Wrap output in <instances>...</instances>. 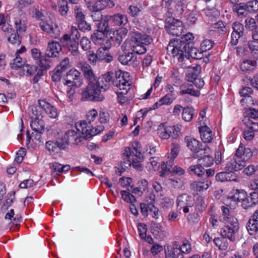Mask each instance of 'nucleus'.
<instances>
[{"label":"nucleus","instance_id":"f257e3e1","mask_svg":"<svg viewBox=\"0 0 258 258\" xmlns=\"http://www.w3.org/2000/svg\"><path fill=\"white\" fill-rule=\"evenodd\" d=\"M167 51L170 55L176 57L179 62L184 60L186 56V54L195 59H201L204 56V51L193 47L191 42H185L183 41L170 40L167 47Z\"/></svg>","mask_w":258,"mask_h":258},{"label":"nucleus","instance_id":"f03ea898","mask_svg":"<svg viewBox=\"0 0 258 258\" xmlns=\"http://www.w3.org/2000/svg\"><path fill=\"white\" fill-rule=\"evenodd\" d=\"M103 91L98 87L95 83H88L86 88L82 93V99L91 101H101L104 96L102 94Z\"/></svg>","mask_w":258,"mask_h":258},{"label":"nucleus","instance_id":"7ed1b4c3","mask_svg":"<svg viewBox=\"0 0 258 258\" xmlns=\"http://www.w3.org/2000/svg\"><path fill=\"white\" fill-rule=\"evenodd\" d=\"M225 223L226 225L221 230V235L228 238L231 241H235L239 228L238 220L232 219L230 222Z\"/></svg>","mask_w":258,"mask_h":258},{"label":"nucleus","instance_id":"20e7f679","mask_svg":"<svg viewBox=\"0 0 258 258\" xmlns=\"http://www.w3.org/2000/svg\"><path fill=\"white\" fill-rule=\"evenodd\" d=\"M77 130L81 132L82 135H85L86 139L90 138L100 133L103 131L104 127L102 125L97 126V127H93L92 124L87 122L86 121H82L79 125H77Z\"/></svg>","mask_w":258,"mask_h":258},{"label":"nucleus","instance_id":"39448f33","mask_svg":"<svg viewBox=\"0 0 258 258\" xmlns=\"http://www.w3.org/2000/svg\"><path fill=\"white\" fill-rule=\"evenodd\" d=\"M165 28L168 34L175 36H181L183 31L182 22L173 18L166 20Z\"/></svg>","mask_w":258,"mask_h":258},{"label":"nucleus","instance_id":"423d86ee","mask_svg":"<svg viewBox=\"0 0 258 258\" xmlns=\"http://www.w3.org/2000/svg\"><path fill=\"white\" fill-rule=\"evenodd\" d=\"M162 6L167 9L171 14L179 15L184 11L183 5L181 0H163Z\"/></svg>","mask_w":258,"mask_h":258},{"label":"nucleus","instance_id":"0eeeda50","mask_svg":"<svg viewBox=\"0 0 258 258\" xmlns=\"http://www.w3.org/2000/svg\"><path fill=\"white\" fill-rule=\"evenodd\" d=\"M201 71V66H196L189 70L185 76L188 82L192 83L198 88H202L205 84L202 79L199 77Z\"/></svg>","mask_w":258,"mask_h":258},{"label":"nucleus","instance_id":"6e6552de","mask_svg":"<svg viewBox=\"0 0 258 258\" xmlns=\"http://www.w3.org/2000/svg\"><path fill=\"white\" fill-rule=\"evenodd\" d=\"M242 122L246 126L243 132L244 138L247 141L252 140L254 136V132L258 131V123L250 120L249 117H244Z\"/></svg>","mask_w":258,"mask_h":258},{"label":"nucleus","instance_id":"1a4fd4ad","mask_svg":"<svg viewBox=\"0 0 258 258\" xmlns=\"http://www.w3.org/2000/svg\"><path fill=\"white\" fill-rule=\"evenodd\" d=\"M62 47L66 48L74 56H77L80 52L78 49L79 43L74 40H71L70 34H66L60 39Z\"/></svg>","mask_w":258,"mask_h":258},{"label":"nucleus","instance_id":"9d476101","mask_svg":"<svg viewBox=\"0 0 258 258\" xmlns=\"http://www.w3.org/2000/svg\"><path fill=\"white\" fill-rule=\"evenodd\" d=\"M67 80L64 85L69 86L80 87L83 84L81 73L76 69H71L67 73Z\"/></svg>","mask_w":258,"mask_h":258},{"label":"nucleus","instance_id":"9b49d317","mask_svg":"<svg viewBox=\"0 0 258 258\" xmlns=\"http://www.w3.org/2000/svg\"><path fill=\"white\" fill-rule=\"evenodd\" d=\"M118 60L123 65L135 67L139 64L137 55L133 52H123L118 56Z\"/></svg>","mask_w":258,"mask_h":258},{"label":"nucleus","instance_id":"f8f14e48","mask_svg":"<svg viewBox=\"0 0 258 258\" xmlns=\"http://www.w3.org/2000/svg\"><path fill=\"white\" fill-rule=\"evenodd\" d=\"M232 28L230 43L232 45H236L239 38L244 34V27L242 24L236 22L233 24Z\"/></svg>","mask_w":258,"mask_h":258},{"label":"nucleus","instance_id":"ddd939ff","mask_svg":"<svg viewBox=\"0 0 258 258\" xmlns=\"http://www.w3.org/2000/svg\"><path fill=\"white\" fill-rule=\"evenodd\" d=\"M252 152L250 148L240 146L236 150L235 156L238 162H243L244 164L246 165V162L252 157Z\"/></svg>","mask_w":258,"mask_h":258},{"label":"nucleus","instance_id":"4468645a","mask_svg":"<svg viewBox=\"0 0 258 258\" xmlns=\"http://www.w3.org/2000/svg\"><path fill=\"white\" fill-rule=\"evenodd\" d=\"M61 43L52 41L48 43L45 54L47 57H56L62 49Z\"/></svg>","mask_w":258,"mask_h":258},{"label":"nucleus","instance_id":"2eb2a0df","mask_svg":"<svg viewBox=\"0 0 258 258\" xmlns=\"http://www.w3.org/2000/svg\"><path fill=\"white\" fill-rule=\"evenodd\" d=\"M246 228L251 235H254L258 232V210L255 211L249 219Z\"/></svg>","mask_w":258,"mask_h":258},{"label":"nucleus","instance_id":"dca6fc26","mask_svg":"<svg viewBox=\"0 0 258 258\" xmlns=\"http://www.w3.org/2000/svg\"><path fill=\"white\" fill-rule=\"evenodd\" d=\"M39 26L43 31L50 34L52 37L56 38L60 35L59 29L56 25H55V26L53 27L46 21L42 20L40 23Z\"/></svg>","mask_w":258,"mask_h":258},{"label":"nucleus","instance_id":"f3484780","mask_svg":"<svg viewBox=\"0 0 258 258\" xmlns=\"http://www.w3.org/2000/svg\"><path fill=\"white\" fill-rule=\"evenodd\" d=\"M81 70L83 73L84 78L87 80L88 83H96L97 77L91 68V67L87 63L81 64Z\"/></svg>","mask_w":258,"mask_h":258},{"label":"nucleus","instance_id":"a211bd4d","mask_svg":"<svg viewBox=\"0 0 258 258\" xmlns=\"http://www.w3.org/2000/svg\"><path fill=\"white\" fill-rule=\"evenodd\" d=\"M258 203V192L253 191L251 192L249 196L246 195L243 202L241 203V206L244 209H247L253 207Z\"/></svg>","mask_w":258,"mask_h":258},{"label":"nucleus","instance_id":"6ab92c4d","mask_svg":"<svg viewBox=\"0 0 258 258\" xmlns=\"http://www.w3.org/2000/svg\"><path fill=\"white\" fill-rule=\"evenodd\" d=\"M245 166L244 162H238L236 157L233 159H230L227 161L224 165L225 170L234 172L242 169Z\"/></svg>","mask_w":258,"mask_h":258},{"label":"nucleus","instance_id":"aec40b11","mask_svg":"<svg viewBox=\"0 0 258 258\" xmlns=\"http://www.w3.org/2000/svg\"><path fill=\"white\" fill-rule=\"evenodd\" d=\"M83 135V136H81L74 130H68L64 135V139H67L68 141L69 144L72 143L78 144L82 142L83 140H86L85 135Z\"/></svg>","mask_w":258,"mask_h":258},{"label":"nucleus","instance_id":"412c9836","mask_svg":"<svg viewBox=\"0 0 258 258\" xmlns=\"http://www.w3.org/2000/svg\"><path fill=\"white\" fill-rule=\"evenodd\" d=\"M132 39L136 43L145 45H149L153 41L150 36L137 31L133 32Z\"/></svg>","mask_w":258,"mask_h":258},{"label":"nucleus","instance_id":"4be33fe9","mask_svg":"<svg viewBox=\"0 0 258 258\" xmlns=\"http://www.w3.org/2000/svg\"><path fill=\"white\" fill-rule=\"evenodd\" d=\"M165 258H184L183 255L178 249L177 245L172 244L171 246H167L164 249Z\"/></svg>","mask_w":258,"mask_h":258},{"label":"nucleus","instance_id":"5701e85b","mask_svg":"<svg viewBox=\"0 0 258 258\" xmlns=\"http://www.w3.org/2000/svg\"><path fill=\"white\" fill-rule=\"evenodd\" d=\"M113 85L118 88L120 91L117 92V95H125L130 90L131 84L129 82L124 80H117L114 79L113 81Z\"/></svg>","mask_w":258,"mask_h":258},{"label":"nucleus","instance_id":"b1692460","mask_svg":"<svg viewBox=\"0 0 258 258\" xmlns=\"http://www.w3.org/2000/svg\"><path fill=\"white\" fill-rule=\"evenodd\" d=\"M39 105L45 111L49 117L55 118L58 115L57 109L49 103L46 102L44 100H39Z\"/></svg>","mask_w":258,"mask_h":258},{"label":"nucleus","instance_id":"393cba45","mask_svg":"<svg viewBox=\"0 0 258 258\" xmlns=\"http://www.w3.org/2000/svg\"><path fill=\"white\" fill-rule=\"evenodd\" d=\"M194 202L191 197L186 194L179 196L177 199V206L179 210H181L184 206L192 207Z\"/></svg>","mask_w":258,"mask_h":258},{"label":"nucleus","instance_id":"a878e982","mask_svg":"<svg viewBox=\"0 0 258 258\" xmlns=\"http://www.w3.org/2000/svg\"><path fill=\"white\" fill-rule=\"evenodd\" d=\"M202 140L205 143H210L213 139L211 130L207 125L199 127Z\"/></svg>","mask_w":258,"mask_h":258},{"label":"nucleus","instance_id":"bb28decb","mask_svg":"<svg viewBox=\"0 0 258 258\" xmlns=\"http://www.w3.org/2000/svg\"><path fill=\"white\" fill-rule=\"evenodd\" d=\"M109 48V46H105L98 49L97 51L98 61H104L106 63H109L113 60V57L107 52V50Z\"/></svg>","mask_w":258,"mask_h":258},{"label":"nucleus","instance_id":"cd10ccee","mask_svg":"<svg viewBox=\"0 0 258 258\" xmlns=\"http://www.w3.org/2000/svg\"><path fill=\"white\" fill-rule=\"evenodd\" d=\"M246 192L243 189H233L228 195V198L231 199L234 202H239L242 203L245 197H246Z\"/></svg>","mask_w":258,"mask_h":258},{"label":"nucleus","instance_id":"c85d7f7f","mask_svg":"<svg viewBox=\"0 0 258 258\" xmlns=\"http://www.w3.org/2000/svg\"><path fill=\"white\" fill-rule=\"evenodd\" d=\"M180 88L181 90L180 92L181 95H183L185 94H189L191 96L198 97L200 95V92L198 90H195L193 88V85L189 83H184L182 84Z\"/></svg>","mask_w":258,"mask_h":258},{"label":"nucleus","instance_id":"c756f323","mask_svg":"<svg viewBox=\"0 0 258 258\" xmlns=\"http://www.w3.org/2000/svg\"><path fill=\"white\" fill-rule=\"evenodd\" d=\"M15 25L16 32L20 33L24 32L27 29V21L24 15H20L15 19Z\"/></svg>","mask_w":258,"mask_h":258},{"label":"nucleus","instance_id":"7c9ffc66","mask_svg":"<svg viewBox=\"0 0 258 258\" xmlns=\"http://www.w3.org/2000/svg\"><path fill=\"white\" fill-rule=\"evenodd\" d=\"M184 141L188 148L194 153L197 151L202 144L199 141L190 136H186Z\"/></svg>","mask_w":258,"mask_h":258},{"label":"nucleus","instance_id":"2f4dec72","mask_svg":"<svg viewBox=\"0 0 258 258\" xmlns=\"http://www.w3.org/2000/svg\"><path fill=\"white\" fill-rule=\"evenodd\" d=\"M110 21H112L115 25L122 26L127 22V18L125 15L117 14L109 17Z\"/></svg>","mask_w":258,"mask_h":258},{"label":"nucleus","instance_id":"473e14b6","mask_svg":"<svg viewBox=\"0 0 258 258\" xmlns=\"http://www.w3.org/2000/svg\"><path fill=\"white\" fill-rule=\"evenodd\" d=\"M222 215L220 217V220L224 222L228 223L232 221V219H236L231 214V211L225 206L221 207Z\"/></svg>","mask_w":258,"mask_h":258},{"label":"nucleus","instance_id":"72a5a7b5","mask_svg":"<svg viewBox=\"0 0 258 258\" xmlns=\"http://www.w3.org/2000/svg\"><path fill=\"white\" fill-rule=\"evenodd\" d=\"M211 153V150L207 145H202L200 146V148L196 151L194 153V157L199 159H202L205 155H207Z\"/></svg>","mask_w":258,"mask_h":258},{"label":"nucleus","instance_id":"f704fd0d","mask_svg":"<svg viewBox=\"0 0 258 258\" xmlns=\"http://www.w3.org/2000/svg\"><path fill=\"white\" fill-rule=\"evenodd\" d=\"M187 172L190 174L194 173L199 177H202L205 175V169L200 164L194 165L188 168Z\"/></svg>","mask_w":258,"mask_h":258},{"label":"nucleus","instance_id":"c9c22d12","mask_svg":"<svg viewBox=\"0 0 258 258\" xmlns=\"http://www.w3.org/2000/svg\"><path fill=\"white\" fill-rule=\"evenodd\" d=\"M132 154H134V152L130 151V148L125 150L123 160L120 162L122 169L125 170L131 166L132 162L131 161L130 156L132 155Z\"/></svg>","mask_w":258,"mask_h":258},{"label":"nucleus","instance_id":"e433bc0d","mask_svg":"<svg viewBox=\"0 0 258 258\" xmlns=\"http://www.w3.org/2000/svg\"><path fill=\"white\" fill-rule=\"evenodd\" d=\"M30 125L34 131H45V124L42 118L31 119Z\"/></svg>","mask_w":258,"mask_h":258},{"label":"nucleus","instance_id":"4c0bfd02","mask_svg":"<svg viewBox=\"0 0 258 258\" xmlns=\"http://www.w3.org/2000/svg\"><path fill=\"white\" fill-rule=\"evenodd\" d=\"M220 15V12L217 9L208 10L206 12V20L208 22L216 21Z\"/></svg>","mask_w":258,"mask_h":258},{"label":"nucleus","instance_id":"58836bf2","mask_svg":"<svg viewBox=\"0 0 258 258\" xmlns=\"http://www.w3.org/2000/svg\"><path fill=\"white\" fill-rule=\"evenodd\" d=\"M256 62L255 60H244L240 64V69L243 72L252 71L256 67Z\"/></svg>","mask_w":258,"mask_h":258},{"label":"nucleus","instance_id":"ea45409f","mask_svg":"<svg viewBox=\"0 0 258 258\" xmlns=\"http://www.w3.org/2000/svg\"><path fill=\"white\" fill-rule=\"evenodd\" d=\"M123 39V38L116 31H114L112 35L110 37V43L107 46L110 47V45H112L115 47H118L121 44Z\"/></svg>","mask_w":258,"mask_h":258},{"label":"nucleus","instance_id":"a19ab883","mask_svg":"<svg viewBox=\"0 0 258 258\" xmlns=\"http://www.w3.org/2000/svg\"><path fill=\"white\" fill-rule=\"evenodd\" d=\"M43 109L41 106H32L30 108V115L31 119L42 118L41 111Z\"/></svg>","mask_w":258,"mask_h":258},{"label":"nucleus","instance_id":"79ce46f5","mask_svg":"<svg viewBox=\"0 0 258 258\" xmlns=\"http://www.w3.org/2000/svg\"><path fill=\"white\" fill-rule=\"evenodd\" d=\"M195 109L191 107L187 106L182 108V116L183 119L186 121H190L194 116Z\"/></svg>","mask_w":258,"mask_h":258},{"label":"nucleus","instance_id":"37998d69","mask_svg":"<svg viewBox=\"0 0 258 258\" xmlns=\"http://www.w3.org/2000/svg\"><path fill=\"white\" fill-rule=\"evenodd\" d=\"M16 56L11 63V68L14 70H17L22 67H24L26 64L25 59H22L19 55L16 54Z\"/></svg>","mask_w":258,"mask_h":258},{"label":"nucleus","instance_id":"c03bdc74","mask_svg":"<svg viewBox=\"0 0 258 258\" xmlns=\"http://www.w3.org/2000/svg\"><path fill=\"white\" fill-rule=\"evenodd\" d=\"M151 229L154 234H159L163 237L165 236V231L164 230L163 227L159 223L152 222L151 224Z\"/></svg>","mask_w":258,"mask_h":258},{"label":"nucleus","instance_id":"a18cd8bd","mask_svg":"<svg viewBox=\"0 0 258 258\" xmlns=\"http://www.w3.org/2000/svg\"><path fill=\"white\" fill-rule=\"evenodd\" d=\"M11 34L9 36L8 40L12 44L19 45L21 43V38L18 34L19 32H15L11 29Z\"/></svg>","mask_w":258,"mask_h":258},{"label":"nucleus","instance_id":"49530a36","mask_svg":"<svg viewBox=\"0 0 258 258\" xmlns=\"http://www.w3.org/2000/svg\"><path fill=\"white\" fill-rule=\"evenodd\" d=\"M158 134L161 139L165 140L169 139L171 135L169 126L166 127L163 126H160L158 129Z\"/></svg>","mask_w":258,"mask_h":258},{"label":"nucleus","instance_id":"de8ad7c7","mask_svg":"<svg viewBox=\"0 0 258 258\" xmlns=\"http://www.w3.org/2000/svg\"><path fill=\"white\" fill-rule=\"evenodd\" d=\"M225 26L221 21H219L213 24L210 27V30L211 31L215 32L219 34L223 33L225 31Z\"/></svg>","mask_w":258,"mask_h":258},{"label":"nucleus","instance_id":"09e8293b","mask_svg":"<svg viewBox=\"0 0 258 258\" xmlns=\"http://www.w3.org/2000/svg\"><path fill=\"white\" fill-rule=\"evenodd\" d=\"M245 7V4L240 3L235 6L233 10L237 13L239 17H245L249 13Z\"/></svg>","mask_w":258,"mask_h":258},{"label":"nucleus","instance_id":"8fccbe9b","mask_svg":"<svg viewBox=\"0 0 258 258\" xmlns=\"http://www.w3.org/2000/svg\"><path fill=\"white\" fill-rule=\"evenodd\" d=\"M214 243L221 250H224L228 247V243L226 242L225 237L216 238L213 240Z\"/></svg>","mask_w":258,"mask_h":258},{"label":"nucleus","instance_id":"3c124183","mask_svg":"<svg viewBox=\"0 0 258 258\" xmlns=\"http://www.w3.org/2000/svg\"><path fill=\"white\" fill-rule=\"evenodd\" d=\"M248 45L252 56L255 58L258 59V42L257 40L249 41Z\"/></svg>","mask_w":258,"mask_h":258},{"label":"nucleus","instance_id":"603ef678","mask_svg":"<svg viewBox=\"0 0 258 258\" xmlns=\"http://www.w3.org/2000/svg\"><path fill=\"white\" fill-rule=\"evenodd\" d=\"M245 5V8L250 13H254L258 11V0L250 1Z\"/></svg>","mask_w":258,"mask_h":258},{"label":"nucleus","instance_id":"864d4df0","mask_svg":"<svg viewBox=\"0 0 258 258\" xmlns=\"http://www.w3.org/2000/svg\"><path fill=\"white\" fill-rule=\"evenodd\" d=\"M46 148L51 153H58L60 151L57 143L51 141H47L46 143Z\"/></svg>","mask_w":258,"mask_h":258},{"label":"nucleus","instance_id":"5fc2aeb1","mask_svg":"<svg viewBox=\"0 0 258 258\" xmlns=\"http://www.w3.org/2000/svg\"><path fill=\"white\" fill-rule=\"evenodd\" d=\"M115 78V73H114L111 71L108 72L99 77V79H101V81H106V83L109 85L110 82L113 84V81Z\"/></svg>","mask_w":258,"mask_h":258},{"label":"nucleus","instance_id":"6e6d98bb","mask_svg":"<svg viewBox=\"0 0 258 258\" xmlns=\"http://www.w3.org/2000/svg\"><path fill=\"white\" fill-rule=\"evenodd\" d=\"M80 44L82 49L84 51H87L88 52L91 51L92 44L87 37H83L80 40Z\"/></svg>","mask_w":258,"mask_h":258},{"label":"nucleus","instance_id":"4d7b16f0","mask_svg":"<svg viewBox=\"0 0 258 258\" xmlns=\"http://www.w3.org/2000/svg\"><path fill=\"white\" fill-rule=\"evenodd\" d=\"M47 56H42L40 59L39 65L41 68L42 71L49 69L50 68V62L51 60L50 57H47Z\"/></svg>","mask_w":258,"mask_h":258},{"label":"nucleus","instance_id":"13d9d810","mask_svg":"<svg viewBox=\"0 0 258 258\" xmlns=\"http://www.w3.org/2000/svg\"><path fill=\"white\" fill-rule=\"evenodd\" d=\"M98 30L100 32L107 33L109 30L108 22L107 20L103 19L97 24Z\"/></svg>","mask_w":258,"mask_h":258},{"label":"nucleus","instance_id":"bf43d9fd","mask_svg":"<svg viewBox=\"0 0 258 258\" xmlns=\"http://www.w3.org/2000/svg\"><path fill=\"white\" fill-rule=\"evenodd\" d=\"M177 245V247L179 250L181 252L182 255L184 253H188L191 250V246L190 244L188 243H184L181 245L178 244L177 241L173 242V244H175Z\"/></svg>","mask_w":258,"mask_h":258},{"label":"nucleus","instance_id":"052dcab7","mask_svg":"<svg viewBox=\"0 0 258 258\" xmlns=\"http://www.w3.org/2000/svg\"><path fill=\"white\" fill-rule=\"evenodd\" d=\"M199 161L204 166L209 167L213 164L214 159L210 154L205 155L202 159H199Z\"/></svg>","mask_w":258,"mask_h":258},{"label":"nucleus","instance_id":"680f3d73","mask_svg":"<svg viewBox=\"0 0 258 258\" xmlns=\"http://www.w3.org/2000/svg\"><path fill=\"white\" fill-rule=\"evenodd\" d=\"M206 205L202 197H199L196 202V210L203 212L206 208Z\"/></svg>","mask_w":258,"mask_h":258},{"label":"nucleus","instance_id":"e2e57ef3","mask_svg":"<svg viewBox=\"0 0 258 258\" xmlns=\"http://www.w3.org/2000/svg\"><path fill=\"white\" fill-rule=\"evenodd\" d=\"M245 28L251 31L257 30V26L254 19L252 18H247L245 20Z\"/></svg>","mask_w":258,"mask_h":258},{"label":"nucleus","instance_id":"0e129e2a","mask_svg":"<svg viewBox=\"0 0 258 258\" xmlns=\"http://www.w3.org/2000/svg\"><path fill=\"white\" fill-rule=\"evenodd\" d=\"M214 42L209 39H206L202 41L201 44V50L204 52L211 49L214 45Z\"/></svg>","mask_w":258,"mask_h":258},{"label":"nucleus","instance_id":"69168bd1","mask_svg":"<svg viewBox=\"0 0 258 258\" xmlns=\"http://www.w3.org/2000/svg\"><path fill=\"white\" fill-rule=\"evenodd\" d=\"M76 19L77 22L85 20V15L83 13L82 9L78 6H76L74 9Z\"/></svg>","mask_w":258,"mask_h":258},{"label":"nucleus","instance_id":"338daca9","mask_svg":"<svg viewBox=\"0 0 258 258\" xmlns=\"http://www.w3.org/2000/svg\"><path fill=\"white\" fill-rule=\"evenodd\" d=\"M77 24L79 29L82 32L89 31L91 29V25L88 24L85 20L78 22Z\"/></svg>","mask_w":258,"mask_h":258},{"label":"nucleus","instance_id":"774afa93","mask_svg":"<svg viewBox=\"0 0 258 258\" xmlns=\"http://www.w3.org/2000/svg\"><path fill=\"white\" fill-rule=\"evenodd\" d=\"M70 68L69 63V59L68 57L63 59L59 63V65L56 68L58 69L61 72H64Z\"/></svg>","mask_w":258,"mask_h":258}]
</instances>
